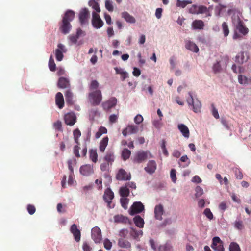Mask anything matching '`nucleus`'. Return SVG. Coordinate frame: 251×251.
Masks as SVG:
<instances>
[{"label":"nucleus","mask_w":251,"mask_h":251,"mask_svg":"<svg viewBox=\"0 0 251 251\" xmlns=\"http://www.w3.org/2000/svg\"><path fill=\"white\" fill-rule=\"evenodd\" d=\"M75 16V13L71 10H68L65 12L60 23L59 30L61 33L64 34L69 33L72 28L70 22L73 20Z\"/></svg>","instance_id":"1"},{"label":"nucleus","mask_w":251,"mask_h":251,"mask_svg":"<svg viewBox=\"0 0 251 251\" xmlns=\"http://www.w3.org/2000/svg\"><path fill=\"white\" fill-rule=\"evenodd\" d=\"M88 98L90 101L93 105H98L102 99L101 92L100 90H96L89 94Z\"/></svg>","instance_id":"2"},{"label":"nucleus","mask_w":251,"mask_h":251,"mask_svg":"<svg viewBox=\"0 0 251 251\" xmlns=\"http://www.w3.org/2000/svg\"><path fill=\"white\" fill-rule=\"evenodd\" d=\"M229 58L227 56H222L221 60L217 61L213 65V70L215 73L220 72L222 68H226L228 63Z\"/></svg>","instance_id":"3"},{"label":"nucleus","mask_w":251,"mask_h":251,"mask_svg":"<svg viewBox=\"0 0 251 251\" xmlns=\"http://www.w3.org/2000/svg\"><path fill=\"white\" fill-rule=\"evenodd\" d=\"M148 157H152L149 151H139L136 153L133 159V162L136 163H141L146 161Z\"/></svg>","instance_id":"4"},{"label":"nucleus","mask_w":251,"mask_h":251,"mask_svg":"<svg viewBox=\"0 0 251 251\" xmlns=\"http://www.w3.org/2000/svg\"><path fill=\"white\" fill-rule=\"evenodd\" d=\"M189 95L190 98L187 99V103L189 105L192 106L194 112L196 113L200 112L201 107V102L198 99L194 100L191 92H189Z\"/></svg>","instance_id":"5"},{"label":"nucleus","mask_w":251,"mask_h":251,"mask_svg":"<svg viewBox=\"0 0 251 251\" xmlns=\"http://www.w3.org/2000/svg\"><path fill=\"white\" fill-rule=\"evenodd\" d=\"M117 100L115 97H111L108 100L102 102V107L105 111H109L117 104Z\"/></svg>","instance_id":"6"},{"label":"nucleus","mask_w":251,"mask_h":251,"mask_svg":"<svg viewBox=\"0 0 251 251\" xmlns=\"http://www.w3.org/2000/svg\"><path fill=\"white\" fill-rule=\"evenodd\" d=\"M144 210V206L141 202H135L130 208L129 213L131 215L140 213Z\"/></svg>","instance_id":"7"},{"label":"nucleus","mask_w":251,"mask_h":251,"mask_svg":"<svg viewBox=\"0 0 251 251\" xmlns=\"http://www.w3.org/2000/svg\"><path fill=\"white\" fill-rule=\"evenodd\" d=\"M116 178L120 181L128 180L131 179V175L130 173H127L124 169H120L116 175Z\"/></svg>","instance_id":"8"},{"label":"nucleus","mask_w":251,"mask_h":251,"mask_svg":"<svg viewBox=\"0 0 251 251\" xmlns=\"http://www.w3.org/2000/svg\"><path fill=\"white\" fill-rule=\"evenodd\" d=\"M92 24L94 27L97 29L100 28L103 25V22L100 16L95 12L92 13Z\"/></svg>","instance_id":"9"},{"label":"nucleus","mask_w":251,"mask_h":251,"mask_svg":"<svg viewBox=\"0 0 251 251\" xmlns=\"http://www.w3.org/2000/svg\"><path fill=\"white\" fill-rule=\"evenodd\" d=\"M91 236L95 243H100L102 239L101 230L97 226L93 227L91 230Z\"/></svg>","instance_id":"10"},{"label":"nucleus","mask_w":251,"mask_h":251,"mask_svg":"<svg viewBox=\"0 0 251 251\" xmlns=\"http://www.w3.org/2000/svg\"><path fill=\"white\" fill-rule=\"evenodd\" d=\"M212 248L216 251H224L223 242L219 237H214L212 239Z\"/></svg>","instance_id":"11"},{"label":"nucleus","mask_w":251,"mask_h":251,"mask_svg":"<svg viewBox=\"0 0 251 251\" xmlns=\"http://www.w3.org/2000/svg\"><path fill=\"white\" fill-rule=\"evenodd\" d=\"M65 123L70 126H73L76 122V117L73 112H69L64 115Z\"/></svg>","instance_id":"12"},{"label":"nucleus","mask_w":251,"mask_h":251,"mask_svg":"<svg viewBox=\"0 0 251 251\" xmlns=\"http://www.w3.org/2000/svg\"><path fill=\"white\" fill-rule=\"evenodd\" d=\"M90 17L89 11L87 8H83L81 10L79 14V20L81 25H84L88 22Z\"/></svg>","instance_id":"13"},{"label":"nucleus","mask_w":251,"mask_h":251,"mask_svg":"<svg viewBox=\"0 0 251 251\" xmlns=\"http://www.w3.org/2000/svg\"><path fill=\"white\" fill-rule=\"evenodd\" d=\"M57 47L55 51V57L57 61H61L63 58V52H66L67 50L65 46L61 43L58 44Z\"/></svg>","instance_id":"14"},{"label":"nucleus","mask_w":251,"mask_h":251,"mask_svg":"<svg viewBox=\"0 0 251 251\" xmlns=\"http://www.w3.org/2000/svg\"><path fill=\"white\" fill-rule=\"evenodd\" d=\"M80 173L84 176H89L94 173L93 166L90 164L83 165L80 168Z\"/></svg>","instance_id":"15"},{"label":"nucleus","mask_w":251,"mask_h":251,"mask_svg":"<svg viewBox=\"0 0 251 251\" xmlns=\"http://www.w3.org/2000/svg\"><path fill=\"white\" fill-rule=\"evenodd\" d=\"M138 131V127L135 125H128L122 131L123 135L126 137L127 134H135Z\"/></svg>","instance_id":"16"},{"label":"nucleus","mask_w":251,"mask_h":251,"mask_svg":"<svg viewBox=\"0 0 251 251\" xmlns=\"http://www.w3.org/2000/svg\"><path fill=\"white\" fill-rule=\"evenodd\" d=\"M114 193L110 188H107L103 195V199L104 201L108 203V206L110 207L112 200L114 198Z\"/></svg>","instance_id":"17"},{"label":"nucleus","mask_w":251,"mask_h":251,"mask_svg":"<svg viewBox=\"0 0 251 251\" xmlns=\"http://www.w3.org/2000/svg\"><path fill=\"white\" fill-rule=\"evenodd\" d=\"M156 163L154 160H150L147 163V166L144 170L149 174H152L155 172L156 169Z\"/></svg>","instance_id":"18"},{"label":"nucleus","mask_w":251,"mask_h":251,"mask_svg":"<svg viewBox=\"0 0 251 251\" xmlns=\"http://www.w3.org/2000/svg\"><path fill=\"white\" fill-rule=\"evenodd\" d=\"M154 212L155 219L161 220L162 219V216L164 212L163 206L162 204L156 205Z\"/></svg>","instance_id":"19"},{"label":"nucleus","mask_w":251,"mask_h":251,"mask_svg":"<svg viewBox=\"0 0 251 251\" xmlns=\"http://www.w3.org/2000/svg\"><path fill=\"white\" fill-rule=\"evenodd\" d=\"M70 231L73 234L75 239L76 242H79L80 240L81 233L80 230L77 228L75 224H73L71 227Z\"/></svg>","instance_id":"20"},{"label":"nucleus","mask_w":251,"mask_h":251,"mask_svg":"<svg viewBox=\"0 0 251 251\" xmlns=\"http://www.w3.org/2000/svg\"><path fill=\"white\" fill-rule=\"evenodd\" d=\"M57 86L60 88H69L70 86L69 79L63 77H60L58 81Z\"/></svg>","instance_id":"21"},{"label":"nucleus","mask_w":251,"mask_h":251,"mask_svg":"<svg viewBox=\"0 0 251 251\" xmlns=\"http://www.w3.org/2000/svg\"><path fill=\"white\" fill-rule=\"evenodd\" d=\"M55 102L58 107L61 109L64 105V98L61 92H58L55 96Z\"/></svg>","instance_id":"22"},{"label":"nucleus","mask_w":251,"mask_h":251,"mask_svg":"<svg viewBox=\"0 0 251 251\" xmlns=\"http://www.w3.org/2000/svg\"><path fill=\"white\" fill-rule=\"evenodd\" d=\"M237 30L243 35H246L248 32V29L244 25L243 22L239 20L236 27Z\"/></svg>","instance_id":"23"},{"label":"nucleus","mask_w":251,"mask_h":251,"mask_svg":"<svg viewBox=\"0 0 251 251\" xmlns=\"http://www.w3.org/2000/svg\"><path fill=\"white\" fill-rule=\"evenodd\" d=\"M178 128L184 137L186 138H188L189 137L190 131L186 126L183 124H179L178 126Z\"/></svg>","instance_id":"24"},{"label":"nucleus","mask_w":251,"mask_h":251,"mask_svg":"<svg viewBox=\"0 0 251 251\" xmlns=\"http://www.w3.org/2000/svg\"><path fill=\"white\" fill-rule=\"evenodd\" d=\"M185 47L188 50L194 52H198L199 51V48L194 43L187 41L186 42Z\"/></svg>","instance_id":"25"},{"label":"nucleus","mask_w":251,"mask_h":251,"mask_svg":"<svg viewBox=\"0 0 251 251\" xmlns=\"http://www.w3.org/2000/svg\"><path fill=\"white\" fill-rule=\"evenodd\" d=\"M122 17L127 22L129 23L133 24L135 23L136 22V20L134 17L126 11L122 13Z\"/></svg>","instance_id":"26"},{"label":"nucleus","mask_w":251,"mask_h":251,"mask_svg":"<svg viewBox=\"0 0 251 251\" xmlns=\"http://www.w3.org/2000/svg\"><path fill=\"white\" fill-rule=\"evenodd\" d=\"M204 26V22L201 20H195L192 24V26L195 29H202Z\"/></svg>","instance_id":"27"},{"label":"nucleus","mask_w":251,"mask_h":251,"mask_svg":"<svg viewBox=\"0 0 251 251\" xmlns=\"http://www.w3.org/2000/svg\"><path fill=\"white\" fill-rule=\"evenodd\" d=\"M104 161L108 162L112 165L115 160V156L114 153L112 151H108L104 157Z\"/></svg>","instance_id":"28"},{"label":"nucleus","mask_w":251,"mask_h":251,"mask_svg":"<svg viewBox=\"0 0 251 251\" xmlns=\"http://www.w3.org/2000/svg\"><path fill=\"white\" fill-rule=\"evenodd\" d=\"M109 138L107 136L104 137L100 143L99 150L101 152H104L108 145Z\"/></svg>","instance_id":"29"},{"label":"nucleus","mask_w":251,"mask_h":251,"mask_svg":"<svg viewBox=\"0 0 251 251\" xmlns=\"http://www.w3.org/2000/svg\"><path fill=\"white\" fill-rule=\"evenodd\" d=\"M118 246L123 248L129 249L131 247V244L127 240L123 238H119L118 242Z\"/></svg>","instance_id":"30"},{"label":"nucleus","mask_w":251,"mask_h":251,"mask_svg":"<svg viewBox=\"0 0 251 251\" xmlns=\"http://www.w3.org/2000/svg\"><path fill=\"white\" fill-rule=\"evenodd\" d=\"M114 221L116 223H122L126 224L129 222L127 217L122 215H117L114 217Z\"/></svg>","instance_id":"31"},{"label":"nucleus","mask_w":251,"mask_h":251,"mask_svg":"<svg viewBox=\"0 0 251 251\" xmlns=\"http://www.w3.org/2000/svg\"><path fill=\"white\" fill-rule=\"evenodd\" d=\"M239 83L241 84L246 85L251 83V79L246 76L240 75L238 77Z\"/></svg>","instance_id":"32"},{"label":"nucleus","mask_w":251,"mask_h":251,"mask_svg":"<svg viewBox=\"0 0 251 251\" xmlns=\"http://www.w3.org/2000/svg\"><path fill=\"white\" fill-rule=\"evenodd\" d=\"M133 221L137 226L139 228H142L144 226V220L141 216L138 215L133 218Z\"/></svg>","instance_id":"33"},{"label":"nucleus","mask_w":251,"mask_h":251,"mask_svg":"<svg viewBox=\"0 0 251 251\" xmlns=\"http://www.w3.org/2000/svg\"><path fill=\"white\" fill-rule=\"evenodd\" d=\"M73 94L72 92L69 90H67L65 93V98L66 102L68 104L71 105H72L73 104L74 101L73 100Z\"/></svg>","instance_id":"34"},{"label":"nucleus","mask_w":251,"mask_h":251,"mask_svg":"<svg viewBox=\"0 0 251 251\" xmlns=\"http://www.w3.org/2000/svg\"><path fill=\"white\" fill-rule=\"evenodd\" d=\"M120 194L122 197H127L130 193L129 189L125 185L120 189Z\"/></svg>","instance_id":"35"},{"label":"nucleus","mask_w":251,"mask_h":251,"mask_svg":"<svg viewBox=\"0 0 251 251\" xmlns=\"http://www.w3.org/2000/svg\"><path fill=\"white\" fill-rule=\"evenodd\" d=\"M90 159L94 163H96L98 161V154L96 150L91 149L89 151Z\"/></svg>","instance_id":"36"},{"label":"nucleus","mask_w":251,"mask_h":251,"mask_svg":"<svg viewBox=\"0 0 251 251\" xmlns=\"http://www.w3.org/2000/svg\"><path fill=\"white\" fill-rule=\"evenodd\" d=\"M88 4L90 6L92 7L93 9L96 10L97 12L99 13L100 12V9L99 4L98 2L96 1L95 0H90L89 1Z\"/></svg>","instance_id":"37"},{"label":"nucleus","mask_w":251,"mask_h":251,"mask_svg":"<svg viewBox=\"0 0 251 251\" xmlns=\"http://www.w3.org/2000/svg\"><path fill=\"white\" fill-rule=\"evenodd\" d=\"M81 133L80 131L78 129H75L73 131V136L75 143L76 144H80L79 142V138L81 136Z\"/></svg>","instance_id":"38"},{"label":"nucleus","mask_w":251,"mask_h":251,"mask_svg":"<svg viewBox=\"0 0 251 251\" xmlns=\"http://www.w3.org/2000/svg\"><path fill=\"white\" fill-rule=\"evenodd\" d=\"M198 14H207V16H210V14L209 13V10L208 8H207L206 6L203 5H200L198 6Z\"/></svg>","instance_id":"39"},{"label":"nucleus","mask_w":251,"mask_h":251,"mask_svg":"<svg viewBox=\"0 0 251 251\" xmlns=\"http://www.w3.org/2000/svg\"><path fill=\"white\" fill-rule=\"evenodd\" d=\"M131 155V151L127 149H124L122 152V157L124 160L128 159Z\"/></svg>","instance_id":"40"},{"label":"nucleus","mask_w":251,"mask_h":251,"mask_svg":"<svg viewBox=\"0 0 251 251\" xmlns=\"http://www.w3.org/2000/svg\"><path fill=\"white\" fill-rule=\"evenodd\" d=\"M192 3L191 1L189 0H177L176 2V6L181 8H184L187 4Z\"/></svg>","instance_id":"41"},{"label":"nucleus","mask_w":251,"mask_h":251,"mask_svg":"<svg viewBox=\"0 0 251 251\" xmlns=\"http://www.w3.org/2000/svg\"><path fill=\"white\" fill-rule=\"evenodd\" d=\"M49 68L51 71H55L56 69V64L52 56L49 59Z\"/></svg>","instance_id":"42"},{"label":"nucleus","mask_w":251,"mask_h":251,"mask_svg":"<svg viewBox=\"0 0 251 251\" xmlns=\"http://www.w3.org/2000/svg\"><path fill=\"white\" fill-rule=\"evenodd\" d=\"M140 234H142L141 231H137L133 228H131L130 234L133 238L136 239L138 238Z\"/></svg>","instance_id":"43"},{"label":"nucleus","mask_w":251,"mask_h":251,"mask_svg":"<svg viewBox=\"0 0 251 251\" xmlns=\"http://www.w3.org/2000/svg\"><path fill=\"white\" fill-rule=\"evenodd\" d=\"M110 163L105 161L104 162L101 164L100 166V170L102 172H108L110 169Z\"/></svg>","instance_id":"44"},{"label":"nucleus","mask_w":251,"mask_h":251,"mask_svg":"<svg viewBox=\"0 0 251 251\" xmlns=\"http://www.w3.org/2000/svg\"><path fill=\"white\" fill-rule=\"evenodd\" d=\"M99 84L98 82L96 80H92L90 84H89V90H97V88L99 87Z\"/></svg>","instance_id":"45"},{"label":"nucleus","mask_w":251,"mask_h":251,"mask_svg":"<svg viewBox=\"0 0 251 251\" xmlns=\"http://www.w3.org/2000/svg\"><path fill=\"white\" fill-rule=\"evenodd\" d=\"M229 251H241L240 248L238 244L232 242L229 246Z\"/></svg>","instance_id":"46"},{"label":"nucleus","mask_w":251,"mask_h":251,"mask_svg":"<svg viewBox=\"0 0 251 251\" xmlns=\"http://www.w3.org/2000/svg\"><path fill=\"white\" fill-rule=\"evenodd\" d=\"M120 202L122 207L126 209L128 207V199L126 197H123L120 199Z\"/></svg>","instance_id":"47"},{"label":"nucleus","mask_w":251,"mask_h":251,"mask_svg":"<svg viewBox=\"0 0 251 251\" xmlns=\"http://www.w3.org/2000/svg\"><path fill=\"white\" fill-rule=\"evenodd\" d=\"M105 6L106 9L109 12H112L113 11V6L112 2L109 0H106L105 2Z\"/></svg>","instance_id":"48"},{"label":"nucleus","mask_w":251,"mask_h":251,"mask_svg":"<svg viewBox=\"0 0 251 251\" xmlns=\"http://www.w3.org/2000/svg\"><path fill=\"white\" fill-rule=\"evenodd\" d=\"M222 26L224 36L226 37L228 35L229 32L228 25L226 22H223Z\"/></svg>","instance_id":"49"},{"label":"nucleus","mask_w":251,"mask_h":251,"mask_svg":"<svg viewBox=\"0 0 251 251\" xmlns=\"http://www.w3.org/2000/svg\"><path fill=\"white\" fill-rule=\"evenodd\" d=\"M159 251H172V248L169 245H164L159 247Z\"/></svg>","instance_id":"50"},{"label":"nucleus","mask_w":251,"mask_h":251,"mask_svg":"<svg viewBox=\"0 0 251 251\" xmlns=\"http://www.w3.org/2000/svg\"><path fill=\"white\" fill-rule=\"evenodd\" d=\"M80 144H76L73 148V152L75 154V156L77 158H79L80 157V155L79 152V151L80 149V147L79 146Z\"/></svg>","instance_id":"51"},{"label":"nucleus","mask_w":251,"mask_h":251,"mask_svg":"<svg viewBox=\"0 0 251 251\" xmlns=\"http://www.w3.org/2000/svg\"><path fill=\"white\" fill-rule=\"evenodd\" d=\"M203 213L208 219L211 220L213 218V215L209 208H206L204 210Z\"/></svg>","instance_id":"52"},{"label":"nucleus","mask_w":251,"mask_h":251,"mask_svg":"<svg viewBox=\"0 0 251 251\" xmlns=\"http://www.w3.org/2000/svg\"><path fill=\"white\" fill-rule=\"evenodd\" d=\"M128 234V231L126 229H123L120 231L119 235L120 237V238L125 239L127 237Z\"/></svg>","instance_id":"53"},{"label":"nucleus","mask_w":251,"mask_h":251,"mask_svg":"<svg viewBox=\"0 0 251 251\" xmlns=\"http://www.w3.org/2000/svg\"><path fill=\"white\" fill-rule=\"evenodd\" d=\"M235 176L237 179H242L243 177V175L240 169L236 168L234 170Z\"/></svg>","instance_id":"54"},{"label":"nucleus","mask_w":251,"mask_h":251,"mask_svg":"<svg viewBox=\"0 0 251 251\" xmlns=\"http://www.w3.org/2000/svg\"><path fill=\"white\" fill-rule=\"evenodd\" d=\"M195 191V196L196 197H199L201 196L203 193V189L199 186H198L196 187Z\"/></svg>","instance_id":"55"},{"label":"nucleus","mask_w":251,"mask_h":251,"mask_svg":"<svg viewBox=\"0 0 251 251\" xmlns=\"http://www.w3.org/2000/svg\"><path fill=\"white\" fill-rule=\"evenodd\" d=\"M53 127L54 128L58 130V131H62V123L60 121H57L56 122L54 123L53 124Z\"/></svg>","instance_id":"56"},{"label":"nucleus","mask_w":251,"mask_h":251,"mask_svg":"<svg viewBox=\"0 0 251 251\" xmlns=\"http://www.w3.org/2000/svg\"><path fill=\"white\" fill-rule=\"evenodd\" d=\"M198 6L195 4L193 5L189 9V13L193 14H198Z\"/></svg>","instance_id":"57"},{"label":"nucleus","mask_w":251,"mask_h":251,"mask_svg":"<svg viewBox=\"0 0 251 251\" xmlns=\"http://www.w3.org/2000/svg\"><path fill=\"white\" fill-rule=\"evenodd\" d=\"M170 177L171 178L172 181L174 183H176V170L173 169L171 170L170 172Z\"/></svg>","instance_id":"58"},{"label":"nucleus","mask_w":251,"mask_h":251,"mask_svg":"<svg viewBox=\"0 0 251 251\" xmlns=\"http://www.w3.org/2000/svg\"><path fill=\"white\" fill-rule=\"evenodd\" d=\"M211 107H212V113L213 116L216 119H219V115L218 110L215 107L214 105L213 104H211Z\"/></svg>","instance_id":"59"},{"label":"nucleus","mask_w":251,"mask_h":251,"mask_svg":"<svg viewBox=\"0 0 251 251\" xmlns=\"http://www.w3.org/2000/svg\"><path fill=\"white\" fill-rule=\"evenodd\" d=\"M104 247L106 250H110L111 248L112 247V243L110 242V241L108 239H106L104 241Z\"/></svg>","instance_id":"60"},{"label":"nucleus","mask_w":251,"mask_h":251,"mask_svg":"<svg viewBox=\"0 0 251 251\" xmlns=\"http://www.w3.org/2000/svg\"><path fill=\"white\" fill-rule=\"evenodd\" d=\"M27 209L28 211V212L29 214L32 215L33 214L36 210V208L35 206L31 204H28L27 207Z\"/></svg>","instance_id":"61"},{"label":"nucleus","mask_w":251,"mask_h":251,"mask_svg":"<svg viewBox=\"0 0 251 251\" xmlns=\"http://www.w3.org/2000/svg\"><path fill=\"white\" fill-rule=\"evenodd\" d=\"M134 122L137 124L141 123L143 121V118L141 115H137L134 118Z\"/></svg>","instance_id":"62"},{"label":"nucleus","mask_w":251,"mask_h":251,"mask_svg":"<svg viewBox=\"0 0 251 251\" xmlns=\"http://www.w3.org/2000/svg\"><path fill=\"white\" fill-rule=\"evenodd\" d=\"M235 227L238 229H242L243 228V222L241 221H236L235 222Z\"/></svg>","instance_id":"63"},{"label":"nucleus","mask_w":251,"mask_h":251,"mask_svg":"<svg viewBox=\"0 0 251 251\" xmlns=\"http://www.w3.org/2000/svg\"><path fill=\"white\" fill-rule=\"evenodd\" d=\"M78 38H79L76 35H72L69 36L70 41L73 44H76Z\"/></svg>","instance_id":"64"}]
</instances>
